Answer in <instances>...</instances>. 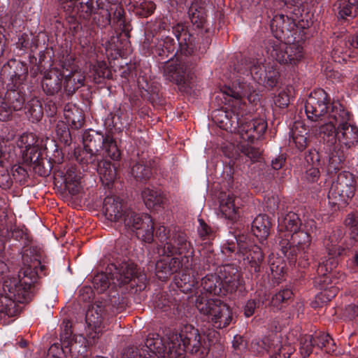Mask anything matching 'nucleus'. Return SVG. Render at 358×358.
<instances>
[{
  "label": "nucleus",
  "mask_w": 358,
  "mask_h": 358,
  "mask_svg": "<svg viewBox=\"0 0 358 358\" xmlns=\"http://www.w3.org/2000/svg\"><path fill=\"white\" fill-rule=\"evenodd\" d=\"M219 336L215 331L201 336L192 324H185L179 330L167 331L164 337L150 334L141 348H127L123 358H185L186 352L203 357L213 342L211 338L217 341Z\"/></svg>",
  "instance_id": "f257e3e1"
},
{
  "label": "nucleus",
  "mask_w": 358,
  "mask_h": 358,
  "mask_svg": "<svg viewBox=\"0 0 358 358\" xmlns=\"http://www.w3.org/2000/svg\"><path fill=\"white\" fill-rule=\"evenodd\" d=\"M155 238L159 241L157 252L163 256L155 264V275L158 279L164 281L180 268L188 270L194 266V248L184 230L162 225L156 230Z\"/></svg>",
  "instance_id": "f03ea898"
},
{
  "label": "nucleus",
  "mask_w": 358,
  "mask_h": 358,
  "mask_svg": "<svg viewBox=\"0 0 358 358\" xmlns=\"http://www.w3.org/2000/svg\"><path fill=\"white\" fill-rule=\"evenodd\" d=\"M99 266L100 272L93 278L94 287L100 293L108 290L110 305L117 312H122L129 303L122 287L127 284L131 287L138 286L136 282V265L114 251L105 256Z\"/></svg>",
  "instance_id": "7ed1b4c3"
},
{
  "label": "nucleus",
  "mask_w": 358,
  "mask_h": 358,
  "mask_svg": "<svg viewBox=\"0 0 358 358\" xmlns=\"http://www.w3.org/2000/svg\"><path fill=\"white\" fill-rule=\"evenodd\" d=\"M225 103L231 105L230 111H224V119L220 120V127L231 133H238L241 139L253 143L264 135L267 129L264 118H252L253 104L259 101L256 91H217Z\"/></svg>",
  "instance_id": "20e7f679"
},
{
  "label": "nucleus",
  "mask_w": 358,
  "mask_h": 358,
  "mask_svg": "<svg viewBox=\"0 0 358 358\" xmlns=\"http://www.w3.org/2000/svg\"><path fill=\"white\" fill-rule=\"evenodd\" d=\"M318 135L328 157L327 173H336L343 168L344 149L348 150L358 143V129L351 122L338 129L332 122L325 123L319 127Z\"/></svg>",
  "instance_id": "39448f33"
},
{
  "label": "nucleus",
  "mask_w": 358,
  "mask_h": 358,
  "mask_svg": "<svg viewBox=\"0 0 358 358\" xmlns=\"http://www.w3.org/2000/svg\"><path fill=\"white\" fill-rule=\"evenodd\" d=\"M102 211L108 220L123 224L127 230L135 233L138 239L148 243L153 242L154 223L151 217L128 209L119 196H106L103 200Z\"/></svg>",
  "instance_id": "423d86ee"
},
{
  "label": "nucleus",
  "mask_w": 358,
  "mask_h": 358,
  "mask_svg": "<svg viewBox=\"0 0 358 358\" xmlns=\"http://www.w3.org/2000/svg\"><path fill=\"white\" fill-rule=\"evenodd\" d=\"M317 225L313 220L306 221L301 229L289 237L280 239L279 249L287 258L290 266L299 268H308L313 258L310 251L312 237L316 234Z\"/></svg>",
  "instance_id": "0eeeda50"
},
{
  "label": "nucleus",
  "mask_w": 358,
  "mask_h": 358,
  "mask_svg": "<svg viewBox=\"0 0 358 358\" xmlns=\"http://www.w3.org/2000/svg\"><path fill=\"white\" fill-rule=\"evenodd\" d=\"M40 255L34 248L26 249L22 255L24 267L19 271L17 278H9L4 281L3 289L21 299L27 301L31 296L32 289L38 278V267L41 271L45 269L41 265Z\"/></svg>",
  "instance_id": "6e6552de"
},
{
  "label": "nucleus",
  "mask_w": 358,
  "mask_h": 358,
  "mask_svg": "<svg viewBox=\"0 0 358 358\" xmlns=\"http://www.w3.org/2000/svg\"><path fill=\"white\" fill-rule=\"evenodd\" d=\"M83 150H75L77 162L83 164L94 163L98 158L105 156L117 159L121 156L116 141L109 134L94 130L85 131L83 134Z\"/></svg>",
  "instance_id": "1a4fd4ad"
},
{
  "label": "nucleus",
  "mask_w": 358,
  "mask_h": 358,
  "mask_svg": "<svg viewBox=\"0 0 358 358\" xmlns=\"http://www.w3.org/2000/svg\"><path fill=\"white\" fill-rule=\"evenodd\" d=\"M194 303L201 319L207 322L208 328H227L234 320L231 308L220 299H211L201 294L196 296Z\"/></svg>",
  "instance_id": "9d476101"
},
{
  "label": "nucleus",
  "mask_w": 358,
  "mask_h": 358,
  "mask_svg": "<svg viewBox=\"0 0 358 358\" xmlns=\"http://www.w3.org/2000/svg\"><path fill=\"white\" fill-rule=\"evenodd\" d=\"M223 255L230 256L231 254L242 257L248 264L251 271L259 273L264 261V254L259 246L253 244L248 235L243 234H234L232 238L227 239L221 245Z\"/></svg>",
  "instance_id": "9b49d317"
},
{
  "label": "nucleus",
  "mask_w": 358,
  "mask_h": 358,
  "mask_svg": "<svg viewBox=\"0 0 358 358\" xmlns=\"http://www.w3.org/2000/svg\"><path fill=\"white\" fill-rule=\"evenodd\" d=\"M341 237L338 234L333 232L324 240V245L328 254L329 258L321 259L317 265L316 273L319 276H322L324 282H330L332 271L337 266V257L342 255L345 249L338 244Z\"/></svg>",
  "instance_id": "f8f14e48"
},
{
  "label": "nucleus",
  "mask_w": 358,
  "mask_h": 358,
  "mask_svg": "<svg viewBox=\"0 0 358 358\" xmlns=\"http://www.w3.org/2000/svg\"><path fill=\"white\" fill-rule=\"evenodd\" d=\"M356 181L352 173L349 171L339 173L335 180H333L328 193L329 200H334V203L337 202L344 205L354 196L356 187Z\"/></svg>",
  "instance_id": "ddd939ff"
},
{
  "label": "nucleus",
  "mask_w": 358,
  "mask_h": 358,
  "mask_svg": "<svg viewBox=\"0 0 358 358\" xmlns=\"http://www.w3.org/2000/svg\"><path fill=\"white\" fill-rule=\"evenodd\" d=\"M250 74H247L246 79L243 78L238 80L236 85H234V88H240L241 90L253 89L254 84L262 80V77L264 73V81L268 87H274L277 83L278 78V72L273 68L268 70H263V67L258 62H253L249 66Z\"/></svg>",
  "instance_id": "4468645a"
},
{
  "label": "nucleus",
  "mask_w": 358,
  "mask_h": 358,
  "mask_svg": "<svg viewBox=\"0 0 358 358\" xmlns=\"http://www.w3.org/2000/svg\"><path fill=\"white\" fill-rule=\"evenodd\" d=\"M329 104L330 96L327 91H311L305 103L308 119L312 122L325 120Z\"/></svg>",
  "instance_id": "2eb2a0df"
},
{
  "label": "nucleus",
  "mask_w": 358,
  "mask_h": 358,
  "mask_svg": "<svg viewBox=\"0 0 358 358\" xmlns=\"http://www.w3.org/2000/svg\"><path fill=\"white\" fill-rule=\"evenodd\" d=\"M217 273L224 285V289L233 293L239 289H244V280L241 275L240 267L235 264H226L219 267Z\"/></svg>",
  "instance_id": "dca6fc26"
},
{
  "label": "nucleus",
  "mask_w": 358,
  "mask_h": 358,
  "mask_svg": "<svg viewBox=\"0 0 358 358\" xmlns=\"http://www.w3.org/2000/svg\"><path fill=\"white\" fill-rule=\"evenodd\" d=\"M252 346L259 352L266 351L271 358H289L294 352V348L292 345H282L279 342L275 343L274 341L268 337L253 340Z\"/></svg>",
  "instance_id": "f3484780"
},
{
  "label": "nucleus",
  "mask_w": 358,
  "mask_h": 358,
  "mask_svg": "<svg viewBox=\"0 0 358 358\" xmlns=\"http://www.w3.org/2000/svg\"><path fill=\"white\" fill-rule=\"evenodd\" d=\"M272 56L282 64L296 65L303 57V47L298 43H283L273 48Z\"/></svg>",
  "instance_id": "a211bd4d"
},
{
  "label": "nucleus",
  "mask_w": 358,
  "mask_h": 358,
  "mask_svg": "<svg viewBox=\"0 0 358 358\" xmlns=\"http://www.w3.org/2000/svg\"><path fill=\"white\" fill-rule=\"evenodd\" d=\"M305 159L308 164L304 178L308 182H316L320 177V169L325 164V159L328 162V157L324 153L323 148L319 152L315 149H310L306 152Z\"/></svg>",
  "instance_id": "6ab92c4d"
},
{
  "label": "nucleus",
  "mask_w": 358,
  "mask_h": 358,
  "mask_svg": "<svg viewBox=\"0 0 358 358\" xmlns=\"http://www.w3.org/2000/svg\"><path fill=\"white\" fill-rule=\"evenodd\" d=\"M120 158V157L117 159H112L113 162H111L108 159H100L99 157L96 162L88 163L93 169L96 170L103 185L108 189L110 188L117 178Z\"/></svg>",
  "instance_id": "aec40b11"
},
{
  "label": "nucleus",
  "mask_w": 358,
  "mask_h": 358,
  "mask_svg": "<svg viewBox=\"0 0 358 358\" xmlns=\"http://www.w3.org/2000/svg\"><path fill=\"white\" fill-rule=\"evenodd\" d=\"M303 224L301 220L298 213L289 211L284 215L282 212L278 217V235L276 238V243H279L280 239L289 237V234H292L298 229H301Z\"/></svg>",
  "instance_id": "412c9836"
},
{
  "label": "nucleus",
  "mask_w": 358,
  "mask_h": 358,
  "mask_svg": "<svg viewBox=\"0 0 358 358\" xmlns=\"http://www.w3.org/2000/svg\"><path fill=\"white\" fill-rule=\"evenodd\" d=\"M164 75L167 79L185 87H191L189 84L194 79L191 70L183 65L169 64L164 70Z\"/></svg>",
  "instance_id": "4be33fe9"
},
{
  "label": "nucleus",
  "mask_w": 358,
  "mask_h": 358,
  "mask_svg": "<svg viewBox=\"0 0 358 358\" xmlns=\"http://www.w3.org/2000/svg\"><path fill=\"white\" fill-rule=\"evenodd\" d=\"M351 113L339 101H331L326 118L327 123L332 122L336 129L344 127L351 122Z\"/></svg>",
  "instance_id": "5701e85b"
},
{
  "label": "nucleus",
  "mask_w": 358,
  "mask_h": 358,
  "mask_svg": "<svg viewBox=\"0 0 358 358\" xmlns=\"http://www.w3.org/2000/svg\"><path fill=\"white\" fill-rule=\"evenodd\" d=\"M37 136L33 133H24L17 142V146L21 148L24 161H36V155L40 150L38 145Z\"/></svg>",
  "instance_id": "b1692460"
},
{
  "label": "nucleus",
  "mask_w": 358,
  "mask_h": 358,
  "mask_svg": "<svg viewBox=\"0 0 358 358\" xmlns=\"http://www.w3.org/2000/svg\"><path fill=\"white\" fill-rule=\"evenodd\" d=\"M132 121V117L129 111L118 108L115 113H110L104 121V124L109 130L121 131L127 128Z\"/></svg>",
  "instance_id": "393cba45"
},
{
  "label": "nucleus",
  "mask_w": 358,
  "mask_h": 358,
  "mask_svg": "<svg viewBox=\"0 0 358 358\" xmlns=\"http://www.w3.org/2000/svg\"><path fill=\"white\" fill-rule=\"evenodd\" d=\"M220 210L225 219L236 222L239 216V208L236 206V197L233 194L221 193L220 197Z\"/></svg>",
  "instance_id": "a878e982"
},
{
  "label": "nucleus",
  "mask_w": 358,
  "mask_h": 358,
  "mask_svg": "<svg viewBox=\"0 0 358 358\" xmlns=\"http://www.w3.org/2000/svg\"><path fill=\"white\" fill-rule=\"evenodd\" d=\"M193 269V266L189 269H184L180 268L177 272L182 271V274L180 276L175 277V284L180 292L184 293L194 292L195 297L199 293L197 284L198 281L196 280L193 275H191L189 271Z\"/></svg>",
  "instance_id": "bb28decb"
},
{
  "label": "nucleus",
  "mask_w": 358,
  "mask_h": 358,
  "mask_svg": "<svg viewBox=\"0 0 358 358\" xmlns=\"http://www.w3.org/2000/svg\"><path fill=\"white\" fill-rule=\"evenodd\" d=\"M201 287L197 295L203 294V295L212 294L214 295H220L224 289V285L218 273H210L207 274L205 277L201 279Z\"/></svg>",
  "instance_id": "cd10ccee"
},
{
  "label": "nucleus",
  "mask_w": 358,
  "mask_h": 358,
  "mask_svg": "<svg viewBox=\"0 0 358 358\" xmlns=\"http://www.w3.org/2000/svg\"><path fill=\"white\" fill-rule=\"evenodd\" d=\"M271 222L268 215L260 214L257 216L251 225V231L255 236L261 242L266 241L270 234Z\"/></svg>",
  "instance_id": "c85d7f7f"
},
{
  "label": "nucleus",
  "mask_w": 358,
  "mask_h": 358,
  "mask_svg": "<svg viewBox=\"0 0 358 358\" xmlns=\"http://www.w3.org/2000/svg\"><path fill=\"white\" fill-rule=\"evenodd\" d=\"M155 161L140 159L131 168V174L137 181L145 182L153 175Z\"/></svg>",
  "instance_id": "c756f323"
},
{
  "label": "nucleus",
  "mask_w": 358,
  "mask_h": 358,
  "mask_svg": "<svg viewBox=\"0 0 358 358\" xmlns=\"http://www.w3.org/2000/svg\"><path fill=\"white\" fill-rule=\"evenodd\" d=\"M62 91H47L43 98L44 110L48 116L53 118L57 113V110L63 104Z\"/></svg>",
  "instance_id": "7c9ffc66"
},
{
  "label": "nucleus",
  "mask_w": 358,
  "mask_h": 358,
  "mask_svg": "<svg viewBox=\"0 0 358 358\" xmlns=\"http://www.w3.org/2000/svg\"><path fill=\"white\" fill-rule=\"evenodd\" d=\"M64 115L71 129H78L84 124L83 111L75 104H66L64 108Z\"/></svg>",
  "instance_id": "2f4dec72"
},
{
  "label": "nucleus",
  "mask_w": 358,
  "mask_h": 358,
  "mask_svg": "<svg viewBox=\"0 0 358 358\" xmlns=\"http://www.w3.org/2000/svg\"><path fill=\"white\" fill-rule=\"evenodd\" d=\"M293 296V292L289 288L280 289L272 296L268 305L273 311L282 310L292 301Z\"/></svg>",
  "instance_id": "473e14b6"
},
{
  "label": "nucleus",
  "mask_w": 358,
  "mask_h": 358,
  "mask_svg": "<svg viewBox=\"0 0 358 358\" xmlns=\"http://www.w3.org/2000/svg\"><path fill=\"white\" fill-rule=\"evenodd\" d=\"M307 134L301 123H295L289 132V142L294 143L299 150H303L307 145Z\"/></svg>",
  "instance_id": "72a5a7b5"
},
{
  "label": "nucleus",
  "mask_w": 358,
  "mask_h": 358,
  "mask_svg": "<svg viewBox=\"0 0 358 358\" xmlns=\"http://www.w3.org/2000/svg\"><path fill=\"white\" fill-rule=\"evenodd\" d=\"M26 114L32 122H39L43 116V107L37 97L31 99L24 106Z\"/></svg>",
  "instance_id": "f704fd0d"
},
{
  "label": "nucleus",
  "mask_w": 358,
  "mask_h": 358,
  "mask_svg": "<svg viewBox=\"0 0 358 358\" xmlns=\"http://www.w3.org/2000/svg\"><path fill=\"white\" fill-rule=\"evenodd\" d=\"M201 256L203 257V270L219 271L220 260L213 251L211 245H207L206 249L203 250Z\"/></svg>",
  "instance_id": "c9c22d12"
},
{
  "label": "nucleus",
  "mask_w": 358,
  "mask_h": 358,
  "mask_svg": "<svg viewBox=\"0 0 358 358\" xmlns=\"http://www.w3.org/2000/svg\"><path fill=\"white\" fill-rule=\"evenodd\" d=\"M36 161H24L27 164H29L32 166L34 172L40 176L45 177L48 176L52 169V164L50 161L42 157L41 152H37Z\"/></svg>",
  "instance_id": "e433bc0d"
},
{
  "label": "nucleus",
  "mask_w": 358,
  "mask_h": 358,
  "mask_svg": "<svg viewBox=\"0 0 358 358\" xmlns=\"http://www.w3.org/2000/svg\"><path fill=\"white\" fill-rule=\"evenodd\" d=\"M313 340L315 347L324 349L327 353L331 354L335 351L334 341L329 334L322 331L316 333L313 335Z\"/></svg>",
  "instance_id": "4c0bfd02"
},
{
  "label": "nucleus",
  "mask_w": 358,
  "mask_h": 358,
  "mask_svg": "<svg viewBox=\"0 0 358 358\" xmlns=\"http://www.w3.org/2000/svg\"><path fill=\"white\" fill-rule=\"evenodd\" d=\"M5 100L8 101L13 110H21L24 105L25 98L23 91H2Z\"/></svg>",
  "instance_id": "58836bf2"
},
{
  "label": "nucleus",
  "mask_w": 358,
  "mask_h": 358,
  "mask_svg": "<svg viewBox=\"0 0 358 358\" xmlns=\"http://www.w3.org/2000/svg\"><path fill=\"white\" fill-rule=\"evenodd\" d=\"M267 301L266 294H257L254 298L247 301L243 308V313L246 317L253 315L255 310L262 307Z\"/></svg>",
  "instance_id": "ea45409f"
},
{
  "label": "nucleus",
  "mask_w": 358,
  "mask_h": 358,
  "mask_svg": "<svg viewBox=\"0 0 358 358\" xmlns=\"http://www.w3.org/2000/svg\"><path fill=\"white\" fill-rule=\"evenodd\" d=\"M72 331V324L68 320H64L61 324L60 340L64 348H69L70 350L73 348V337Z\"/></svg>",
  "instance_id": "a19ab883"
},
{
  "label": "nucleus",
  "mask_w": 358,
  "mask_h": 358,
  "mask_svg": "<svg viewBox=\"0 0 358 358\" xmlns=\"http://www.w3.org/2000/svg\"><path fill=\"white\" fill-rule=\"evenodd\" d=\"M199 225L197 227V233L201 241L208 245H211V241L216 236V231L214 228L207 224L203 219L198 220Z\"/></svg>",
  "instance_id": "79ce46f5"
},
{
  "label": "nucleus",
  "mask_w": 358,
  "mask_h": 358,
  "mask_svg": "<svg viewBox=\"0 0 358 358\" xmlns=\"http://www.w3.org/2000/svg\"><path fill=\"white\" fill-rule=\"evenodd\" d=\"M142 198L148 208L160 206L163 203V196L159 191L146 188L142 192Z\"/></svg>",
  "instance_id": "37998d69"
},
{
  "label": "nucleus",
  "mask_w": 358,
  "mask_h": 358,
  "mask_svg": "<svg viewBox=\"0 0 358 358\" xmlns=\"http://www.w3.org/2000/svg\"><path fill=\"white\" fill-rule=\"evenodd\" d=\"M90 76L96 83H100L101 78H108L110 72L108 68L106 63L103 61L96 62L90 66Z\"/></svg>",
  "instance_id": "c03bdc74"
},
{
  "label": "nucleus",
  "mask_w": 358,
  "mask_h": 358,
  "mask_svg": "<svg viewBox=\"0 0 358 358\" xmlns=\"http://www.w3.org/2000/svg\"><path fill=\"white\" fill-rule=\"evenodd\" d=\"M56 138L64 146H69L72 142V135L68 125L63 121H59L55 127Z\"/></svg>",
  "instance_id": "a18cd8bd"
},
{
  "label": "nucleus",
  "mask_w": 358,
  "mask_h": 358,
  "mask_svg": "<svg viewBox=\"0 0 358 358\" xmlns=\"http://www.w3.org/2000/svg\"><path fill=\"white\" fill-rule=\"evenodd\" d=\"M289 18L284 15H276L271 21V29L276 38H281V34H283L287 27V23Z\"/></svg>",
  "instance_id": "49530a36"
},
{
  "label": "nucleus",
  "mask_w": 358,
  "mask_h": 358,
  "mask_svg": "<svg viewBox=\"0 0 358 358\" xmlns=\"http://www.w3.org/2000/svg\"><path fill=\"white\" fill-rule=\"evenodd\" d=\"M339 15L341 18L355 14L358 10V0H338Z\"/></svg>",
  "instance_id": "de8ad7c7"
},
{
  "label": "nucleus",
  "mask_w": 358,
  "mask_h": 358,
  "mask_svg": "<svg viewBox=\"0 0 358 358\" xmlns=\"http://www.w3.org/2000/svg\"><path fill=\"white\" fill-rule=\"evenodd\" d=\"M299 345V352L302 357H308L312 354L313 348L315 347L313 335L306 334L301 337Z\"/></svg>",
  "instance_id": "09e8293b"
},
{
  "label": "nucleus",
  "mask_w": 358,
  "mask_h": 358,
  "mask_svg": "<svg viewBox=\"0 0 358 358\" xmlns=\"http://www.w3.org/2000/svg\"><path fill=\"white\" fill-rule=\"evenodd\" d=\"M241 152L246 158V161L250 160L251 163L259 162L262 158V152L258 148L248 144L241 145Z\"/></svg>",
  "instance_id": "8fccbe9b"
},
{
  "label": "nucleus",
  "mask_w": 358,
  "mask_h": 358,
  "mask_svg": "<svg viewBox=\"0 0 358 358\" xmlns=\"http://www.w3.org/2000/svg\"><path fill=\"white\" fill-rule=\"evenodd\" d=\"M136 12L138 15L148 17L155 9V5L151 1L138 0L135 5Z\"/></svg>",
  "instance_id": "3c124183"
},
{
  "label": "nucleus",
  "mask_w": 358,
  "mask_h": 358,
  "mask_svg": "<svg viewBox=\"0 0 358 358\" xmlns=\"http://www.w3.org/2000/svg\"><path fill=\"white\" fill-rule=\"evenodd\" d=\"M13 184V179L8 170L0 167V189L3 191L10 189Z\"/></svg>",
  "instance_id": "603ef678"
},
{
  "label": "nucleus",
  "mask_w": 358,
  "mask_h": 358,
  "mask_svg": "<svg viewBox=\"0 0 358 358\" xmlns=\"http://www.w3.org/2000/svg\"><path fill=\"white\" fill-rule=\"evenodd\" d=\"M172 305V299L167 293L159 294L157 299L155 301L156 307L164 312L168 311Z\"/></svg>",
  "instance_id": "864d4df0"
},
{
  "label": "nucleus",
  "mask_w": 358,
  "mask_h": 358,
  "mask_svg": "<svg viewBox=\"0 0 358 358\" xmlns=\"http://www.w3.org/2000/svg\"><path fill=\"white\" fill-rule=\"evenodd\" d=\"M67 76L69 77V80H72L73 83V90H78L84 86L85 77L80 70H72Z\"/></svg>",
  "instance_id": "5fc2aeb1"
},
{
  "label": "nucleus",
  "mask_w": 358,
  "mask_h": 358,
  "mask_svg": "<svg viewBox=\"0 0 358 358\" xmlns=\"http://www.w3.org/2000/svg\"><path fill=\"white\" fill-rule=\"evenodd\" d=\"M93 310H94L96 316L93 315V310H92L91 316L93 317V319H92L90 315V312H87L86 315V320L88 321L90 325L92 324V323H93L94 326L96 327L101 324L103 320V309L101 308V306H96V308H93Z\"/></svg>",
  "instance_id": "6e6d98bb"
},
{
  "label": "nucleus",
  "mask_w": 358,
  "mask_h": 358,
  "mask_svg": "<svg viewBox=\"0 0 358 358\" xmlns=\"http://www.w3.org/2000/svg\"><path fill=\"white\" fill-rule=\"evenodd\" d=\"M290 96L287 91H280L278 95L273 98V102L275 106L280 108H287L290 103Z\"/></svg>",
  "instance_id": "4d7b16f0"
},
{
  "label": "nucleus",
  "mask_w": 358,
  "mask_h": 358,
  "mask_svg": "<svg viewBox=\"0 0 358 358\" xmlns=\"http://www.w3.org/2000/svg\"><path fill=\"white\" fill-rule=\"evenodd\" d=\"M10 237L17 241H23L24 247H27L31 242V239L27 231L20 228L15 227L11 229Z\"/></svg>",
  "instance_id": "13d9d810"
},
{
  "label": "nucleus",
  "mask_w": 358,
  "mask_h": 358,
  "mask_svg": "<svg viewBox=\"0 0 358 358\" xmlns=\"http://www.w3.org/2000/svg\"><path fill=\"white\" fill-rule=\"evenodd\" d=\"M125 96L132 107H139L141 105V99L145 96L142 94L143 91H125Z\"/></svg>",
  "instance_id": "bf43d9fd"
},
{
  "label": "nucleus",
  "mask_w": 358,
  "mask_h": 358,
  "mask_svg": "<svg viewBox=\"0 0 358 358\" xmlns=\"http://www.w3.org/2000/svg\"><path fill=\"white\" fill-rule=\"evenodd\" d=\"M13 305L14 302L10 297L0 295V314L12 315L11 309Z\"/></svg>",
  "instance_id": "052dcab7"
},
{
  "label": "nucleus",
  "mask_w": 358,
  "mask_h": 358,
  "mask_svg": "<svg viewBox=\"0 0 358 358\" xmlns=\"http://www.w3.org/2000/svg\"><path fill=\"white\" fill-rule=\"evenodd\" d=\"M280 206L281 203H280L279 199L277 196H271L268 198L266 201V207L267 208L268 211L271 213H275V212H278V214H279L278 211L280 210Z\"/></svg>",
  "instance_id": "680f3d73"
},
{
  "label": "nucleus",
  "mask_w": 358,
  "mask_h": 358,
  "mask_svg": "<svg viewBox=\"0 0 358 358\" xmlns=\"http://www.w3.org/2000/svg\"><path fill=\"white\" fill-rule=\"evenodd\" d=\"M12 173L14 178L20 182L24 180L28 176L27 169L17 164L13 166Z\"/></svg>",
  "instance_id": "e2e57ef3"
},
{
  "label": "nucleus",
  "mask_w": 358,
  "mask_h": 358,
  "mask_svg": "<svg viewBox=\"0 0 358 358\" xmlns=\"http://www.w3.org/2000/svg\"><path fill=\"white\" fill-rule=\"evenodd\" d=\"M287 157L281 154L271 161V166L273 170L278 171L282 169L286 164Z\"/></svg>",
  "instance_id": "0e129e2a"
},
{
  "label": "nucleus",
  "mask_w": 358,
  "mask_h": 358,
  "mask_svg": "<svg viewBox=\"0 0 358 358\" xmlns=\"http://www.w3.org/2000/svg\"><path fill=\"white\" fill-rule=\"evenodd\" d=\"M345 224L351 228L358 227V210L348 215L345 220Z\"/></svg>",
  "instance_id": "69168bd1"
},
{
  "label": "nucleus",
  "mask_w": 358,
  "mask_h": 358,
  "mask_svg": "<svg viewBox=\"0 0 358 358\" xmlns=\"http://www.w3.org/2000/svg\"><path fill=\"white\" fill-rule=\"evenodd\" d=\"M345 315L349 320H353L358 316V306L348 305L345 310Z\"/></svg>",
  "instance_id": "338daca9"
},
{
  "label": "nucleus",
  "mask_w": 358,
  "mask_h": 358,
  "mask_svg": "<svg viewBox=\"0 0 358 358\" xmlns=\"http://www.w3.org/2000/svg\"><path fill=\"white\" fill-rule=\"evenodd\" d=\"M232 347L235 350L241 351L245 348L243 338L240 335H236L232 341Z\"/></svg>",
  "instance_id": "774afa93"
}]
</instances>
